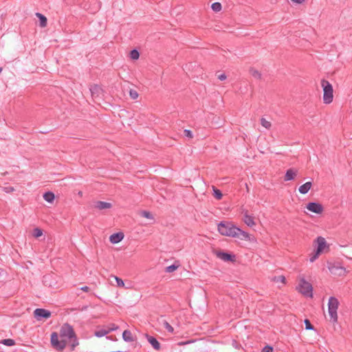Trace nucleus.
<instances>
[{"label": "nucleus", "mask_w": 352, "mask_h": 352, "mask_svg": "<svg viewBox=\"0 0 352 352\" xmlns=\"http://www.w3.org/2000/svg\"><path fill=\"white\" fill-rule=\"evenodd\" d=\"M51 344L57 351H63L67 344L74 350L78 345V342L72 327L65 324L61 327L59 334L56 332L52 333Z\"/></svg>", "instance_id": "1"}, {"label": "nucleus", "mask_w": 352, "mask_h": 352, "mask_svg": "<svg viewBox=\"0 0 352 352\" xmlns=\"http://www.w3.org/2000/svg\"><path fill=\"white\" fill-rule=\"evenodd\" d=\"M219 233L228 237L237 238L244 241H251L252 235L236 226L231 221H221L217 225Z\"/></svg>", "instance_id": "2"}, {"label": "nucleus", "mask_w": 352, "mask_h": 352, "mask_svg": "<svg viewBox=\"0 0 352 352\" xmlns=\"http://www.w3.org/2000/svg\"><path fill=\"white\" fill-rule=\"evenodd\" d=\"M313 286L307 281L303 276H300L298 278V284L296 287V290L307 298H313Z\"/></svg>", "instance_id": "3"}, {"label": "nucleus", "mask_w": 352, "mask_h": 352, "mask_svg": "<svg viewBox=\"0 0 352 352\" xmlns=\"http://www.w3.org/2000/svg\"><path fill=\"white\" fill-rule=\"evenodd\" d=\"M320 86L322 89V102L324 104L332 103L334 98L333 88L332 85L326 79L320 80Z\"/></svg>", "instance_id": "4"}, {"label": "nucleus", "mask_w": 352, "mask_h": 352, "mask_svg": "<svg viewBox=\"0 0 352 352\" xmlns=\"http://www.w3.org/2000/svg\"><path fill=\"white\" fill-rule=\"evenodd\" d=\"M340 305L339 300L334 296L329 298L328 301V314L329 320L332 323H336L338 321V309Z\"/></svg>", "instance_id": "5"}, {"label": "nucleus", "mask_w": 352, "mask_h": 352, "mask_svg": "<svg viewBox=\"0 0 352 352\" xmlns=\"http://www.w3.org/2000/svg\"><path fill=\"white\" fill-rule=\"evenodd\" d=\"M314 243L316 246V251L320 254L327 253L329 251V245L327 243L326 239L322 236L317 237Z\"/></svg>", "instance_id": "6"}, {"label": "nucleus", "mask_w": 352, "mask_h": 352, "mask_svg": "<svg viewBox=\"0 0 352 352\" xmlns=\"http://www.w3.org/2000/svg\"><path fill=\"white\" fill-rule=\"evenodd\" d=\"M306 208L309 211L317 214H321L324 211L323 206L321 204L316 202L308 203L306 206Z\"/></svg>", "instance_id": "7"}, {"label": "nucleus", "mask_w": 352, "mask_h": 352, "mask_svg": "<svg viewBox=\"0 0 352 352\" xmlns=\"http://www.w3.org/2000/svg\"><path fill=\"white\" fill-rule=\"evenodd\" d=\"M215 255L219 259L226 261V262H232L234 263L236 261V256L232 254H229L227 252H224L220 250H217L215 252Z\"/></svg>", "instance_id": "8"}, {"label": "nucleus", "mask_w": 352, "mask_h": 352, "mask_svg": "<svg viewBox=\"0 0 352 352\" xmlns=\"http://www.w3.org/2000/svg\"><path fill=\"white\" fill-rule=\"evenodd\" d=\"M243 221L245 225L250 228L256 226V223L255 221L254 217L250 214L248 210H243Z\"/></svg>", "instance_id": "9"}, {"label": "nucleus", "mask_w": 352, "mask_h": 352, "mask_svg": "<svg viewBox=\"0 0 352 352\" xmlns=\"http://www.w3.org/2000/svg\"><path fill=\"white\" fill-rule=\"evenodd\" d=\"M34 316L37 320L41 318H49L51 316V312L44 309H36L34 311Z\"/></svg>", "instance_id": "10"}, {"label": "nucleus", "mask_w": 352, "mask_h": 352, "mask_svg": "<svg viewBox=\"0 0 352 352\" xmlns=\"http://www.w3.org/2000/svg\"><path fill=\"white\" fill-rule=\"evenodd\" d=\"M124 234L122 232L114 233L109 236V241L113 244H117L123 240Z\"/></svg>", "instance_id": "11"}, {"label": "nucleus", "mask_w": 352, "mask_h": 352, "mask_svg": "<svg viewBox=\"0 0 352 352\" xmlns=\"http://www.w3.org/2000/svg\"><path fill=\"white\" fill-rule=\"evenodd\" d=\"M298 175V170L294 168H289L287 170L286 173L284 177V181L288 182L291 180H294Z\"/></svg>", "instance_id": "12"}, {"label": "nucleus", "mask_w": 352, "mask_h": 352, "mask_svg": "<svg viewBox=\"0 0 352 352\" xmlns=\"http://www.w3.org/2000/svg\"><path fill=\"white\" fill-rule=\"evenodd\" d=\"M90 91L93 98H98L102 94V89L98 85H93L90 87Z\"/></svg>", "instance_id": "13"}, {"label": "nucleus", "mask_w": 352, "mask_h": 352, "mask_svg": "<svg viewBox=\"0 0 352 352\" xmlns=\"http://www.w3.org/2000/svg\"><path fill=\"white\" fill-rule=\"evenodd\" d=\"M311 186L312 183L311 182H307L299 187L298 191L300 194L305 195L309 191V190L311 188Z\"/></svg>", "instance_id": "14"}, {"label": "nucleus", "mask_w": 352, "mask_h": 352, "mask_svg": "<svg viewBox=\"0 0 352 352\" xmlns=\"http://www.w3.org/2000/svg\"><path fill=\"white\" fill-rule=\"evenodd\" d=\"M112 207V205L111 203L104 202V201H97L95 204V208L101 210L104 209H109Z\"/></svg>", "instance_id": "15"}, {"label": "nucleus", "mask_w": 352, "mask_h": 352, "mask_svg": "<svg viewBox=\"0 0 352 352\" xmlns=\"http://www.w3.org/2000/svg\"><path fill=\"white\" fill-rule=\"evenodd\" d=\"M146 336L148 342L155 350L158 351L160 349V344L154 337L150 336L148 335H146Z\"/></svg>", "instance_id": "16"}, {"label": "nucleus", "mask_w": 352, "mask_h": 352, "mask_svg": "<svg viewBox=\"0 0 352 352\" xmlns=\"http://www.w3.org/2000/svg\"><path fill=\"white\" fill-rule=\"evenodd\" d=\"M109 332V329H107V326H104L102 327H98L96 331H95V336L97 337H102L107 334H108Z\"/></svg>", "instance_id": "17"}, {"label": "nucleus", "mask_w": 352, "mask_h": 352, "mask_svg": "<svg viewBox=\"0 0 352 352\" xmlns=\"http://www.w3.org/2000/svg\"><path fill=\"white\" fill-rule=\"evenodd\" d=\"M122 338L126 342H133L134 340L133 336L131 332L129 330L124 331L122 333Z\"/></svg>", "instance_id": "18"}, {"label": "nucleus", "mask_w": 352, "mask_h": 352, "mask_svg": "<svg viewBox=\"0 0 352 352\" xmlns=\"http://www.w3.org/2000/svg\"><path fill=\"white\" fill-rule=\"evenodd\" d=\"M36 16L39 19L40 21V26L41 28H45L47 26V18L41 13H36Z\"/></svg>", "instance_id": "19"}, {"label": "nucleus", "mask_w": 352, "mask_h": 352, "mask_svg": "<svg viewBox=\"0 0 352 352\" xmlns=\"http://www.w3.org/2000/svg\"><path fill=\"white\" fill-rule=\"evenodd\" d=\"M43 199L48 203H53L55 195L52 192H47L43 195Z\"/></svg>", "instance_id": "20"}, {"label": "nucleus", "mask_w": 352, "mask_h": 352, "mask_svg": "<svg viewBox=\"0 0 352 352\" xmlns=\"http://www.w3.org/2000/svg\"><path fill=\"white\" fill-rule=\"evenodd\" d=\"M272 281L276 283H281L283 285L286 284V278L283 275L274 276L272 278Z\"/></svg>", "instance_id": "21"}, {"label": "nucleus", "mask_w": 352, "mask_h": 352, "mask_svg": "<svg viewBox=\"0 0 352 352\" xmlns=\"http://www.w3.org/2000/svg\"><path fill=\"white\" fill-rule=\"evenodd\" d=\"M261 124L262 126H263L265 129L270 130L272 128V122L265 118H261Z\"/></svg>", "instance_id": "22"}, {"label": "nucleus", "mask_w": 352, "mask_h": 352, "mask_svg": "<svg viewBox=\"0 0 352 352\" xmlns=\"http://www.w3.org/2000/svg\"><path fill=\"white\" fill-rule=\"evenodd\" d=\"M250 74L256 79L260 80L261 78V73L256 69L250 68Z\"/></svg>", "instance_id": "23"}, {"label": "nucleus", "mask_w": 352, "mask_h": 352, "mask_svg": "<svg viewBox=\"0 0 352 352\" xmlns=\"http://www.w3.org/2000/svg\"><path fill=\"white\" fill-rule=\"evenodd\" d=\"M212 190H213V195L217 199L220 200L222 199L223 195L219 189H217L214 186H212Z\"/></svg>", "instance_id": "24"}, {"label": "nucleus", "mask_w": 352, "mask_h": 352, "mask_svg": "<svg viewBox=\"0 0 352 352\" xmlns=\"http://www.w3.org/2000/svg\"><path fill=\"white\" fill-rule=\"evenodd\" d=\"M43 234V230L39 228H35L32 230V236L35 238H38Z\"/></svg>", "instance_id": "25"}, {"label": "nucleus", "mask_w": 352, "mask_h": 352, "mask_svg": "<svg viewBox=\"0 0 352 352\" xmlns=\"http://www.w3.org/2000/svg\"><path fill=\"white\" fill-rule=\"evenodd\" d=\"M141 216L151 220H154V216L150 212L144 210L140 213Z\"/></svg>", "instance_id": "26"}, {"label": "nucleus", "mask_w": 352, "mask_h": 352, "mask_svg": "<svg viewBox=\"0 0 352 352\" xmlns=\"http://www.w3.org/2000/svg\"><path fill=\"white\" fill-rule=\"evenodd\" d=\"M211 8L214 12H220L222 9L221 4L219 2L213 3L211 6Z\"/></svg>", "instance_id": "27"}, {"label": "nucleus", "mask_w": 352, "mask_h": 352, "mask_svg": "<svg viewBox=\"0 0 352 352\" xmlns=\"http://www.w3.org/2000/svg\"><path fill=\"white\" fill-rule=\"evenodd\" d=\"M320 255V253H318L317 251L314 250V252H312L310 255H309V261L311 263H313L318 258V256Z\"/></svg>", "instance_id": "28"}, {"label": "nucleus", "mask_w": 352, "mask_h": 352, "mask_svg": "<svg viewBox=\"0 0 352 352\" xmlns=\"http://www.w3.org/2000/svg\"><path fill=\"white\" fill-rule=\"evenodd\" d=\"M140 57V54L136 50H133L130 52V58L133 60H138Z\"/></svg>", "instance_id": "29"}, {"label": "nucleus", "mask_w": 352, "mask_h": 352, "mask_svg": "<svg viewBox=\"0 0 352 352\" xmlns=\"http://www.w3.org/2000/svg\"><path fill=\"white\" fill-rule=\"evenodd\" d=\"M1 343L6 346H13L15 344V342L12 339H4L1 341Z\"/></svg>", "instance_id": "30"}, {"label": "nucleus", "mask_w": 352, "mask_h": 352, "mask_svg": "<svg viewBox=\"0 0 352 352\" xmlns=\"http://www.w3.org/2000/svg\"><path fill=\"white\" fill-rule=\"evenodd\" d=\"M163 326L169 333H173V327L167 321H164Z\"/></svg>", "instance_id": "31"}, {"label": "nucleus", "mask_w": 352, "mask_h": 352, "mask_svg": "<svg viewBox=\"0 0 352 352\" xmlns=\"http://www.w3.org/2000/svg\"><path fill=\"white\" fill-rule=\"evenodd\" d=\"M114 279L116 281L117 286L119 287H124L125 285L124 281L119 277L113 276Z\"/></svg>", "instance_id": "32"}, {"label": "nucleus", "mask_w": 352, "mask_h": 352, "mask_svg": "<svg viewBox=\"0 0 352 352\" xmlns=\"http://www.w3.org/2000/svg\"><path fill=\"white\" fill-rule=\"evenodd\" d=\"M178 268V265H171L170 266L166 267V272L168 273H171L175 272Z\"/></svg>", "instance_id": "33"}, {"label": "nucleus", "mask_w": 352, "mask_h": 352, "mask_svg": "<svg viewBox=\"0 0 352 352\" xmlns=\"http://www.w3.org/2000/svg\"><path fill=\"white\" fill-rule=\"evenodd\" d=\"M129 96L132 99L135 100L138 98L139 94L137 92V91L134 89H131L129 91Z\"/></svg>", "instance_id": "34"}, {"label": "nucleus", "mask_w": 352, "mask_h": 352, "mask_svg": "<svg viewBox=\"0 0 352 352\" xmlns=\"http://www.w3.org/2000/svg\"><path fill=\"white\" fill-rule=\"evenodd\" d=\"M107 327L109 329V332L117 330L118 329V327L113 323L109 324V325L107 326Z\"/></svg>", "instance_id": "35"}, {"label": "nucleus", "mask_w": 352, "mask_h": 352, "mask_svg": "<svg viewBox=\"0 0 352 352\" xmlns=\"http://www.w3.org/2000/svg\"><path fill=\"white\" fill-rule=\"evenodd\" d=\"M305 328L307 330H311L314 329L312 324H311L310 321L308 320V319H306L305 320Z\"/></svg>", "instance_id": "36"}, {"label": "nucleus", "mask_w": 352, "mask_h": 352, "mask_svg": "<svg viewBox=\"0 0 352 352\" xmlns=\"http://www.w3.org/2000/svg\"><path fill=\"white\" fill-rule=\"evenodd\" d=\"M185 136L188 137L190 139L193 138V134L192 132L190 130L186 129L184 131Z\"/></svg>", "instance_id": "37"}, {"label": "nucleus", "mask_w": 352, "mask_h": 352, "mask_svg": "<svg viewBox=\"0 0 352 352\" xmlns=\"http://www.w3.org/2000/svg\"><path fill=\"white\" fill-rule=\"evenodd\" d=\"M273 351V348L270 346H265L261 352H272Z\"/></svg>", "instance_id": "38"}, {"label": "nucleus", "mask_w": 352, "mask_h": 352, "mask_svg": "<svg viewBox=\"0 0 352 352\" xmlns=\"http://www.w3.org/2000/svg\"><path fill=\"white\" fill-rule=\"evenodd\" d=\"M217 78L219 80L223 81L227 78V76L226 75L225 73H221L217 76Z\"/></svg>", "instance_id": "39"}, {"label": "nucleus", "mask_w": 352, "mask_h": 352, "mask_svg": "<svg viewBox=\"0 0 352 352\" xmlns=\"http://www.w3.org/2000/svg\"><path fill=\"white\" fill-rule=\"evenodd\" d=\"M293 3L296 4H302L305 0H291Z\"/></svg>", "instance_id": "40"}, {"label": "nucleus", "mask_w": 352, "mask_h": 352, "mask_svg": "<svg viewBox=\"0 0 352 352\" xmlns=\"http://www.w3.org/2000/svg\"><path fill=\"white\" fill-rule=\"evenodd\" d=\"M80 289H81L82 291L85 292H89V290H90V289H89V287H87V286L82 287L80 288Z\"/></svg>", "instance_id": "41"}, {"label": "nucleus", "mask_w": 352, "mask_h": 352, "mask_svg": "<svg viewBox=\"0 0 352 352\" xmlns=\"http://www.w3.org/2000/svg\"><path fill=\"white\" fill-rule=\"evenodd\" d=\"M78 195L80 196V197H82V191H79Z\"/></svg>", "instance_id": "42"}, {"label": "nucleus", "mask_w": 352, "mask_h": 352, "mask_svg": "<svg viewBox=\"0 0 352 352\" xmlns=\"http://www.w3.org/2000/svg\"><path fill=\"white\" fill-rule=\"evenodd\" d=\"M2 72V68L0 67V73Z\"/></svg>", "instance_id": "43"}]
</instances>
